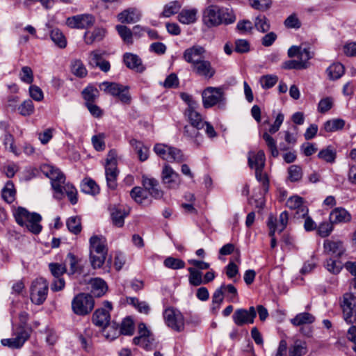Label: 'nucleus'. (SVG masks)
<instances>
[{"label": "nucleus", "mask_w": 356, "mask_h": 356, "mask_svg": "<svg viewBox=\"0 0 356 356\" xmlns=\"http://www.w3.org/2000/svg\"><path fill=\"white\" fill-rule=\"evenodd\" d=\"M205 49L200 45H194L186 49L183 54V58L186 62L191 66L204 58Z\"/></svg>", "instance_id": "nucleus-15"}, {"label": "nucleus", "mask_w": 356, "mask_h": 356, "mask_svg": "<svg viewBox=\"0 0 356 356\" xmlns=\"http://www.w3.org/2000/svg\"><path fill=\"white\" fill-rule=\"evenodd\" d=\"M49 268L55 279L61 277L67 270L65 264L58 263H50L49 264Z\"/></svg>", "instance_id": "nucleus-60"}, {"label": "nucleus", "mask_w": 356, "mask_h": 356, "mask_svg": "<svg viewBox=\"0 0 356 356\" xmlns=\"http://www.w3.org/2000/svg\"><path fill=\"white\" fill-rule=\"evenodd\" d=\"M29 337V332L24 327L20 326L17 331L15 337L2 339L1 343L3 346H8L11 348H19L23 346Z\"/></svg>", "instance_id": "nucleus-13"}, {"label": "nucleus", "mask_w": 356, "mask_h": 356, "mask_svg": "<svg viewBox=\"0 0 356 356\" xmlns=\"http://www.w3.org/2000/svg\"><path fill=\"white\" fill-rule=\"evenodd\" d=\"M50 38L54 43L60 48H65L67 45V40L58 29H54L51 31Z\"/></svg>", "instance_id": "nucleus-44"}, {"label": "nucleus", "mask_w": 356, "mask_h": 356, "mask_svg": "<svg viewBox=\"0 0 356 356\" xmlns=\"http://www.w3.org/2000/svg\"><path fill=\"white\" fill-rule=\"evenodd\" d=\"M350 321L351 322H346L348 324L352 325L348 330L347 338L350 341L354 343L353 350L356 352V312L350 316Z\"/></svg>", "instance_id": "nucleus-46"}, {"label": "nucleus", "mask_w": 356, "mask_h": 356, "mask_svg": "<svg viewBox=\"0 0 356 356\" xmlns=\"http://www.w3.org/2000/svg\"><path fill=\"white\" fill-rule=\"evenodd\" d=\"M159 185V181L156 179L143 176V186L149 195L156 199L162 197L163 195Z\"/></svg>", "instance_id": "nucleus-20"}, {"label": "nucleus", "mask_w": 356, "mask_h": 356, "mask_svg": "<svg viewBox=\"0 0 356 356\" xmlns=\"http://www.w3.org/2000/svg\"><path fill=\"white\" fill-rule=\"evenodd\" d=\"M220 17L221 24L225 25L233 24L236 21V15L234 12L228 8H220Z\"/></svg>", "instance_id": "nucleus-52"}, {"label": "nucleus", "mask_w": 356, "mask_h": 356, "mask_svg": "<svg viewBox=\"0 0 356 356\" xmlns=\"http://www.w3.org/2000/svg\"><path fill=\"white\" fill-rule=\"evenodd\" d=\"M169 159L168 161L181 163L186 160V157L183 154L182 152L176 147H170V151L168 152Z\"/></svg>", "instance_id": "nucleus-62"}, {"label": "nucleus", "mask_w": 356, "mask_h": 356, "mask_svg": "<svg viewBox=\"0 0 356 356\" xmlns=\"http://www.w3.org/2000/svg\"><path fill=\"white\" fill-rule=\"evenodd\" d=\"M118 327L120 334L132 335L135 329L134 322L130 316H127L122 320Z\"/></svg>", "instance_id": "nucleus-39"}, {"label": "nucleus", "mask_w": 356, "mask_h": 356, "mask_svg": "<svg viewBox=\"0 0 356 356\" xmlns=\"http://www.w3.org/2000/svg\"><path fill=\"white\" fill-rule=\"evenodd\" d=\"M131 198L138 204H143L147 198L145 191L139 186H136L130 191Z\"/></svg>", "instance_id": "nucleus-57"}, {"label": "nucleus", "mask_w": 356, "mask_h": 356, "mask_svg": "<svg viewBox=\"0 0 356 356\" xmlns=\"http://www.w3.org/2000/svg\"><path fill=\"white\" fill-rule=\"evenodd\" d=\"M336 151L330 146L321 149L318 154L319 159L326 161L327 163H334L336 159Z\"/></svg>", "instance_id": "nucleus-51"}, {"label": "nucleus", "mask_w": 356, "mask_h": 356, "mask_svg": "<svg viewBox=\"0 0 356 356\" xmlns=\"http://www.w3.org/2000/svg\"><path fill=\"white\" fill-rule=\"evenodd\" d=\"M315 321V317L308 313L302 312L297 314L293 318L291 319V323L295 326H302L303 325L311 324Z\"/></svg>", "instance_id": "nucleus-33"}, {"label": "nucleus", "mask_w": 356, "mask_h": 356, "mask_svg": "<svg viewBox=\"0 0 356 356\" xmlns=\"http://www.w3.org/2000/svg\"><path fill=\"white\" fill-rule=\"evenodd\" d=\"M106 255L104 254H95L90 252V261L94 269L100 268L105 262Z\"/></svg>", "instance_id": "nucleus-56"}, {"label": "nucleus", "mask_w": 356, "mask_h": 356, "mask_svg": "<svg viewBox=\"0 0 356 356\" xmlns=\"http://www.w3.org/2000/svg\"><path fill=\"white\" fill-rule=\"evenodd\" d=\"M49 284L42 277L35 279L31 284L30 298L33 303L42 305L47 297Z\"/></svg>", "instance_id": "nucleus-6"}, {"label": "nucleus", "mask_w": 356, "mask_h": 356, "mask_svg": "<svg viewBox=\"0 0 356 356\" xmlns=\"http://www.w3.org/2000/svg\"><path fill=\"white\" fill-rule=\"evenodd\" d=\"M95 19L91 15H78L68 17L66 24L72 29H88L93 25Z\"/></svg>", "instance_id": "nucleus-12"}, {"label": "nucleus", "mask_w": 356, "mask_h": 356, "mask_svg": "<svg viewBox=\"0 0 356 356\" xmlns=\"http://www.w3.org/2000/svg\"><path fill=\"white\" fill-rule=\"evenodd\" d=\"M198 10L197 8H184L178 15V20L184 24H191L197 21Z\"/></svg>", "instance_id": "nucleus-26"}, {"label": "nucleus", "mask_w": 356, "mask_h": 356, "mask_svg": "<svg viewBox=\"0 0 356 356\" xmlns=\"http://www.w3.org/2000/svg\"><path fill=\"white\" fill-rule=\"evenodd\" d=\"M163 264L166 268L173 270L181 269L185 267V262L183 260L172 257H167L164 260Z\"/></svg>", "instance_id": "nucleus-54"}, {"label": "nucleus", "mask_w": 356, "mask_h": 356, "mask_svg": "<svg viewBox=\"0 0 356 356\" xmlns=\"http://www.w3.org/2000/svg\"><path fill=\"white\" fill-rule=\"evenodd\" d=\"M188 271L189 272L188 281L191 285L197 286L203 284L201 271L193 267L188 268Z\"/></svg>", "instance_id": "nucleus-45"}, {"label": "nucleus", "mask_w": 356, "mask_h": 356, "mask_svg": "<svg viewBox=\"0 0 356 356\" xmlns=\"http://www.w3.org/2000/svg\"><path fill=\"white\" fill-rule=\"evenodd\" d=\"M116 30L126 44H131L133 43V33L130 29L124 25H117Z\"/></svg>", "instance_id": "nucleus-48"}, {"label": "nucleus", "mask_w": 356, "mask_h": 356, "mask_svg": "<svg viewBox=\"0 0 356 356\" xmlns=\"http://www.w3.org/2000/svg\"><path fill=\"white\" fill-rule=\"evenodd\" d=\"M86 103L94 102L99 96L98 90L92 86L86 87L82 92Z\"/></svg>", "instance_id": "nucleus-58"}, {"label": "nucleus", "mask_w": 356, "mask_h": 356, "mask_svg": "<svg viewBox=\"0 0 356 356\" xmlns=\"http://www.w3.org/2000/svg\"><path fill=\"white\" fill-rule=\"evenodd\" d=\"M110 211L113 224L118 227H122L124 223V218L129 213V209H126L122 205L115 204L110 207Z\"/></svg>", "instance_id": "nucleus-17"}, {"label": "nucleus", "mask_w": 356, "mask_h": 356, "mask_svg": "<svg viewBox=\"0 0 356 356\" xmlns=\"http://www.w3.org/2000/svg\"><path fill=\"white\" fill-rule=\"evenodd\" d=\"M71 71L74 75L80 78L85 77L88 73L85 65L79 59H75L71 62Z\"/></svg>", "instance_id": "nucleus-42"}, {"label": "nucleus", "mask_w": 356, "mask_h": 356, "mask_svg": "<svg viewBox=\"0 0 356 356\" xmlns=\"http://www.w3.org/2000/svg\"><path fill=\"white\" fill-rule=\"evenodd\" d=\"M106 137V136L104 133H99L92 137L91 142L96 151L101 152L105 149L106 144L104 140Z\"/></svg>", "instance_id": "nucleus-53"}, {"label": "nucleus", "mask_w": 356, "mask_h": 356, "mask_svg": "<svg viewBox=\"0 0 356 356\" xmlns=\"http://www.w3.org/2000/svg\"><path fill=\"white\" fill-rule=\"evenodd\" d=\"M170 147H171V146H169V145H167L165 144H162V143H158L154 145V151L161 158H162L164 160L168 161V159H169L168 152L170 151Z\"/></svg>", "instance_id": "nucleus-61"}, {"label": "nucleus", "mask_w": 356, "mask_h": 356, "mask_svg": "<svg viewBox=\"0 0 356 356\" xmlns=\"http://www.w3.org/2000/svg\"><path fill=\"white\" fill-rule=\"evenodd\" d=\"M14 217L18 225L25 226L31 232L39 234L42 230L40 222L42 217L37 213H30L24 207H19L14 213Z\"/></svg>", "instance_id": "nucleus-2"}, {"label": "nucleus", "mask_w": 356, "mask_h": 356, "mask_svg": "<svg viewBox=\"0 0 356 356\" xmlns=\"http://www.w3.org/2000/svg\"><path fill=\"white\" fill-rule=\"evenodd\" d=\"M345 126V121L337 118L326 121L324 123V129L326 132H334L342 129Z\"/></svg>", "instance_id": "nucleus-43"}, {"label": "nucleus", "mask_w": 356, "mask_h": 356, "mask_svg": "<svg viewBox=\"0 0 356 356\" xmlns=\"http://www.w3.org/2000/svg\"><path fill=\"white\" fill-rule=\"evenodd\" d=\"M163 315L165 323L168 327L177 332L184 330L185 319L179 310L168 307L164 310Z\"/></svg>", "instance_id": "nucleus-3"}, {"label": "nucleus", "mask_w": 356, "mask_h": 356, "mask_svg": "<svg viewBox=\"0 0 356 356\" xmlns=\"http://www.w3.org/2000/svg\"><path fill=\"white\" fill-rule=\"evenodd\" d=\"M161 179L163 184L168 188H178L181 184L179 175L168 164H165L163 167Z\"/></svg>", "instance_id": "nucleus-8"}, {"label": "nucleus", "mask_w": 356, "mask_h": 356, "mask_svg": "<svg viewBox=\"0 0 356 356\" xmlns=\"http://www.w3.org/2000/svg\"><path fill=\"white\" fill-rule=\"evenodd\" d=\"M202 22L209 28L220 25V8L213 5L206 8L203 11Z\"/></svg>", "instance_id": "nucleus-10"}, {"label": "nucleus", "mask_w": 356, "mask_h": 356, "mask_svg": "<svg viewBox=\"0 0 356 356\" xmlns=\"http://www.w3.org/2000/svg\"><path fill=\"white\" fill-rule=\"evenodd\" d=\"M69 231L74 234H78L81 231V218L78 216H72L66 222Z\"/></svg>", "instance_id": "nucleus-49"}, {"label": "nucleus", "mask_w": 356, "mask_h": 356, "mask_svg": "<svg viewBox=\"0 0 356 356\" xmlns=\"http://www.w3.org/2000/svg\"><path fill=\"white\" fill-rule=\"evenodd\" d=\"M92 296L101 297L107 290L106 282L101 278H94L90 281Z\"/></svg>", "instance_id": "nucleus-30"}, {"label": "nucleus", "mask_w": 356, "mask_h": 356, "mask_svg": "<svg viewBox=\"0 0 356 356\" xmlns=\"http://www.w3.org/2000/svg\"><path fill=\"white\" fill-rule=\"evenodd\" d=\"M42 171L51 180L56 199L61 200L66 195L72 204L77 202L76 189L73 185L65 183V177L59 169L49 165H44Z\"/></svg>", "instance_id": "nucleus-1"}, {"label": "nucleus", "mask_w": 356, "mask_h": 356, "mask_svg": "<svg viewBox=\"0 0 356 356\" xmlns=\"http://www.w3.org/2000/svg\"><path fill=\"white\" fill-rule=\"evenodd\" d=\"M324 252L326 254L341 257L345 252L343 243L339 240L327 239L323 243Z\"/></svg>", "instance_id": "nucleus-16"}, {"label": "nucleus", "mask_w": 356, "mask_h": 356, "mask_svg": "<svg viewBox=\"0 0 356 356\" xmlns=\"http://www.w3.org/2000/svg\"><path fill=\"white\" fill-rule=\"evenodd\" d=\"M99 87L106 94L117 97L124 86L116 83L105 81L101 83Z\"/></svg>", "instance_id": "nucleus-37"}, {"label": "nucleus", "mask_w": 356, "mask_h": 356, "mask_svg": "<svg viewBox=\"0 0 356 356\" xmlns=\"http://www.w3.org/2000/svg\"><path fill=\"white\" fill-rule=\"evenodd\" d=\"M345 69L339 63H333L327 69V72L330 79L336 80L339 79L344 74Z\"/></svg>", "instance_id": "nucleus-41"}, {"label": "nucleus", "mask_w": 356, "mask_h": 356, "mask_svg": "<svg viewBox=\"0 0 356 356\" xmlns=\"http://www.w3.org/2000/svg\"><path fill=\"white\" fill-rule=\"evenodd\" d=\"M191 67L193 72L197 75L208 79L213 77L216 73L214 68L211 66V62L204 58L196 63L191 66Z\"/></svg>", "instance_id": "nucleus-18"}, {"label": "nucleus", "mask_w": 356, "mask_h": 356, "mask_svg": "<svg viewBox=\"0 0 356 356\" xmlns=\"http://www.w3.org/2000/svg\"><path fill=\"white\" fill-rule=\"evenodd\" d=\"M138 336L133 339V342L136 345H140L143 347L147 346V343L151 338V332L147 329L144 323H140L138 325Z\"/></svg>", "instance_id": "nucleus-23"}, {"label": "nucleus", "mask_w": 356, "mask_h": 356, "mask_svg": "<svg viewBox=\"0 0 356 356\" xmlns=\"http://www.w3.org/2000/svg\"><path fill=\"white\" fill-rule=\"evenodd\" d=\"M90 252L107 254L106 240L102 236L94 235L90 238Z\"/></svg>", "instance_id": "nucleus-19"}, {"label": "nucleus", "mask_w": 356, "mask_h": 356, "mask_svg": "<svg viewBox=\"0 0 356 356\" xmlns=\"http://www.w3.org/2000/svg\"><path fill=\"white\" fill-rule=\"evenodd\" d=\"M202 129L203 127H197V126L191 124L186 125L184 128V135L199 146L202 141V137L199 131Z\"/></svg>", "instance_id": "nucleus-28"}, {"label": "nucleus", "mask_w": 356, "mask_h": 356, "mask_svg": "<svg viewBox=\"0 0 356 356\" xmlns=\"http://www.w3.org/2000/svg\"><path fill=\"white\" fill-rule=\"evenodd\" d=\"M249 5L254 9L259 11H266L270 7L269 0H248Z\"/></svg>", "instance_id": "nucleus-63"}, {"label": "nucleus", "mask_w": 356, "mask_h": 356, "mask_svg": "<svg viewBox=\"0 0 356 356\" xmlns=\"http://www.w3.org/2000/svg\"><path fill=\"white\" fill-rule=\"evenodd\" d=\"M289 179L292 182L300 181L302 177V170L300 165H292L288 169Z\"/></svg>", "instance_id": "nucleus-55"}, {"label": "nucleus", "mask_w": 356, "mask_h": 356, "mask_svg": "<svg viewBox=\"0 0 356 356\" xmlns=\"http://www.w3.org/2000/svg\"><path fill=\"white\" fill-rule=\"evenodd\" d=\"M104 305V308L97 309L92 315L93 323L99 327L108 325L111 318L109 312L112 310L111 303L106 301Z\"/></svg>", "instance_id": "nucleus-11"}, {"label": "nucleus", "mask_w": 356, "mask_h": 356, "mask_svg": "<svg viewBox=\"0 0 356 356\" xmlns=\"http://www.w3.org/2000/svg\"><path fill=\"white\" fill-rule=\"evenodd\" d=\"M248 161V165L252 169H264L266 161V156L264 151L259 150L257 152H254L253 151L249 152Z\"/></svg>", "instance_id": "nucleus-21"}, {"label": "nucleus", "mask_w": 356, "mask_h": 356, "mask_svg": "<svg viewBox=\"0 0 356 356\" xmlns=\"http://www.w3.org/2000/svg\"><path fill=\"white\" fill-rule=\"evenodd\" d=\"M117 152L115 149H111L106 159L105 174L107 185L111 189H115L117 186Z\"/></svg>", "instance_id": "nucleus-4"}, {"label": "nucleus", "mask_w": 356, "mask_h": 356, "mask_svg": "<svg viewBox=\"0 0 356 356\" xmlns=\"http://www.w3.org/2000/svg\"><path fill=\"white\" fill-rule=\"evenodd\" d=\"M351 219L350 214L343 208H335L330 213V221L332 223L337 224L340 222H346Z\"/></svg>", "instance_id": "nucleus-25"}, {"label": "nucleus", "mask_w": 356, "mask_h": 356, "mask_svg": "<svg viewBox=\"0 0 356 356\" xmlns=\"http://www.w3.org/2000/svg\"><path fill=\"white\" fill-rule=\"evenodd\" d=\"M184 114L191 124L197 126V127H204L205 121H204L203 117L196 111V108H193V104L190 106V108H187Z\"/></svg>", "instance_id": "nucleus-24"}, {"label": "nucleus", "mask_w": 356, "mask_h": 356, "mask_svg": "<svg viewBox=\"0 0 356 356\" xmlns=\"http://www.w3.org/2000/svg\"><path fill=\"white\" fill-rule=\"evenodd\" d=\"M89 63L93 67H98L104 72H108L111 68L110 63L104 59L102 56L97 51L90 53Z\"/></svg>", "instance_id": "nucleus-27"}, {"label": "nucleus", "mask_w": 356, "mask_h": 356, "mask_svg": "<svg viewBox=\"0 0 356 356\" xmlns=\"http://www.w3.org/2000/svg\"><path fill=\"white\" fill-rule=\"evenodd\" d=\"M123 60L128 68L137 72H142L145 69L141 59L136 54L126 53L123 56Z\"/></svg>", "instance_id": "nucleus-22"}, {"label": "nucleus", "mask_w": 356, "mask_h": 356, "mask_svg": "<svg viewBox=\"0 0 356 356\" xmlns=\"http://www.w3.org/2000/svg\"><path fill=\"white\" fill-rule=\"evenodd\" d=\"M202 95L203 106L206 108L225 104V94L221 88L208 87Z\"/></svg>", "instance_id": "nucleus-7"}, {"label": "nucleus", "mask_w": 356, "mask_h": 356, "mask_svg": "<svg viewBox=\"0 0 356 356\" xmlns=\"http://www.w3.org/2000/svg\"><path fill=\"white\" fill-rule=\"evenodd\" d=\"M94 305V300L91 295L79 293L72 300V308L76 314L85 316L93 309Z\"/></svg>", "instance_id": "nucleus-5"}, {"label": "nucleus", "mask_w": 356, "mask_h": 356, "mask_svg": "<svg viewBox=\"0 0 356 356\" xmlns=\"http://www.w3.org/2000/svg\"><path fill=\"white\" fill-rule=\"evenodd\" d=\"M286 206L291 209H300L302 216L308 213V209L303 204V199L299 196H293L286 201Z\"/></svg>", "instance_id": "nucleus-34"}, {"label": "nucleus", "mask_w": 356, "mask_h": 356, "mask_svg": "<svg viewBox=\"0 0 356 356\" xmlns=\"http://www.w3.org/2000/svg\"><path fill=\"white\" fill-rule=\"evenodd\" d=\"M254 28L261 33H267L270 29V20L264 15H259L254 19Z\"/></svg>", "instance_id": "nucleus-35"}, {"label": "nucleus", "mask_w": 356, "mask_h": 356, "mask_svg": "<svg viewBox=\"0 0 356 356\" xmlns=\"http://www.w3.org/2000/svg\"><path fill=\"white\" fill-rule=\"evenodd\" d=\"M181 5L178 1H172L165 5L161 15L165 17H169L177 13L181 8Z\"/></svg>", "instance_id": "nucleus-59"}, {"label": "nucleus", "mask_w": 356, "mask_h": 356, "mask_svg": "<svg viewBox=\"0 0 356 356\" xmlns=\"http://www.w3.org/2000/svg\"><path fill=\"white\" fill-rule=\"evenodd\" d=\"M257 316L256 309L250 307L249 309H238L233 314V321L238 326L252 324Z\"/></svg>", "instance_id": "nucleus-9"}, {"label": "nucleus", "mask_w": 356, "mask_h": 356, "mask_svg": "<svg viewBox=\"0 0 356 356\" xmlns=\"http://www.w3.org/2000/svg\"><path fill=\"white\" fill-rule=\"evenodd\" d=\"M129 144L136 151L140 161H145L148 159L149 149L147 147L144 146L142 142L133 138L130 140Z\"/></svg>", "instance_id": "nucleus-31"}, {"label": "nucleus", "mask_w": 356, "mask_h": 356, "mask_svg": "<svg viewBox=\"0 0 356 356\" xmlns=\"http://www.w3.org/2000/svg\"><path fill=\"white\" fill-rule=\"evenodd\" d=\"M15 193L16 191L13 183L11 181H7L1 191L2 198L7 203L10 204L13 202L15 199Z\"/></svg>", "instance_id": "nucleus-38"}, {"label": "nucleus", "mask_w": 356, "mask_h": 356, "mask_svg": "<svg viewBox=\"0 0 356 356\" xmlns=\"http://www.w3.org/2000/svg\"><path fill=\"white\" fill-rule=\"evenodd\" d=\"M102 328L103 329V336L108 341L115 339L120 334L118 325L115 323H112L111 324H108Z\"/></svg>", "instance_id": "nucleus-36"}, {"label": "nucleus", "mask_w": 356, "mask_h": 356, "mask_svg": "<svg viewBox=\"0 0 356 356\" xmlns=\"http://www.w3.org/2000/svg\"><path fill=\"white\" fill-rule=\"evenodd\" d=\"M105 33V30L102 28H97L92 31H87L84 35L85 42L88 44H91L95 42H99L104 38Z\"/></svg>", "instance_id": "nucleus-32"}, {"label": "nucleus", "mask_w": 356, "mask_h": 356, "mask_svg": "<svg viewBox=\"0 0 356 356\" xmlns=\"http://www.w3.org/2000/svg\"><path fill=\"white\" fill-rule=\"evenodd\" d=\"M19 113L24 116L31 115L34 112V105L31 99L24 101L19 106Z\"/></svg>", "instance_id": "nucleus-64"}, {"label": "nucleus", "mask_w": 356, "mask_h": 356, "mask_svg": "<svg viewBox=\"0 0 356 356\" xmlns=\"http://www.w3.org/2000/svg\"><path fill=\"white\" fill-rule=\"evenodd\" d=\"M140 18V13L134 8L125 10L118 15V19L120 22L127 24L135 23L138 22Z\"/></svg>", "instance_id": "nucleus-29"}, {"label": "nucleus", "mask_w": 356, "mask_h": 356, "mask_svg": "<svg viewBox=\"0 0 356 356\" xmlns=\"http://www.w3.org/2000/svg\"><path fill=\"white\" fill-rule=\"evenodd\" d=\"M278 81V77L275 74L263 75L259 79V83L263 89L273 88Z\"/></svg>", "instance_id": "nucleus-50"}, {"label": "nucleus", "mask_w": 356, "mask_h": 356, "mask_svg": "<svg viewBox=\"0 0 356 356\" xmlns=\"http://www.w3.org/2000/svg\"><path fill=\"white\" fill-rule=\"evenodd\" d=\"M307 353V345L305 341L296 340L294 344L289 348V356H303Z\"/></svg>", "instance_id": "nucleus-40"}, {"label": "nucleus", "mask_w": 356, "mask_h": 356, "mask_svg": "<svg viewBox=\"0 0 356 356\" xmlns=\"http://www.w3.org/2000/svg\"><path fill=\"white\" fill-rule=\"evenodd\" d=\"M341 307L343 311V318L346 322L350 321V316L354 314L356 307V297L350 293L343 296Z\"/></svg>", "instance_id": "nucleus-14"}, {"label": "nucleus", "mask_w": 356, "mask_h": 356, "mask_svg": "<svg viewBox=\"0 0 356 356\" xmlns=\"http://www.w3.org/2000/svg\"><path fill=\"white\" fill-rule=\"evenodd\" d=\"M81 191L91 195H95L99 193V187L95 181L90 179H84L81 185Z\"/></svg>", "instance_id": "nucleus-47"}]
</instances>
